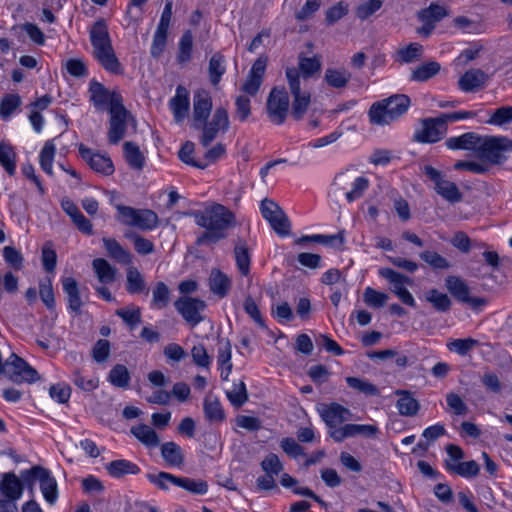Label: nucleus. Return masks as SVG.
<instances>
[{
  "label": "nucleus",
  "mask_w": 512,
  "mask_h": 512,
  "mask_svg": "<svg viewBox=\"0 0 512 512\" xmlns=\"http://www.w3.org/2000/svg\"><path fill=\"white\" fill-rule=\"evenodd\" d=\"M346 383L350 388L365 395L377 396L379 394L378 388L367 380L358 377H347Z\"/></svg>",
  "instance_id": "bf43d9fd"
},
{
  "label": "nucleus",
  "mask_w": 512,
  "mask_h": 512,
  "mask_svg": "<svg viewBox=\"0 0 512 512\" xmlns=\"http://www.w3.org/2000/svg\"><path fill=\"white\" fill-rule=\"evenodd\" d=\"M423 54V46L413 42L397 51L395 61L399 63H412L420 59Z\"/></svg>",
  "instance_id": "a18cd8bd"
},
{
  "label": "nucleus",
  "mask_w": 512,
  "mask_h": 512,
  "mask_svg": "<svg viewBox=\"0 0 512 512\" xmlns=\"http://www.w3.org/2000/svg\"><path fill=\"white\" fill-rule=\"evenodd\" d=\"M225 62V57L220 52H216L211 56L208 65V75L209 81L213 86H217L220 83L222 76L225 74Z\"/></svg>",
  "instance_id": "c9c22d12"
},
{
  "label": "nucleus",
  "mask_w": 512,
  "mask_h": 512,
  "mask_svg": "<svg viewBox=\"0 0 512 512\" xmlns=\"http://www.w3.org/2000/svg\"><path fill=\"white\" fill-rule=\"evenodd\" d=\"M115 314L119 316L131 330L136 328L142 321L141 309L134 305L127 308L117 309Z\"/></svg>",
  "instance_id": "5fc2aeb1"
},
{
  "label": "nucleus",
  "mask_w": 512,
  "mask_h": 512,
  "mask_svg": "<svg viewBox=\"0 0 512 512\" xmlns=\"http://www.w3.org/2000/svg\"><path fill=\"white\" fill-rule=\"evenodd\" d=\"M445 287L449 293L459 302L478 309L486 304V300L480 297H471L468 285L457 276H448L445 279Z\"/></svg>",
  "instance_id": "2eb2a0df"
},
{
  "label": "nucleus",
  "mask_w": 512,
  "mask_h": 512,
  "mask_svg": "<svg viewBox=\"0 0 512 512\" xmlns=\"http://www.w3.org/2000/svg\"><path fill=\"white\" fill-rule=\"evenodd\" d=\"M78 150L82 159L87 162L93 171L103 175H111L114 172V166L110 157L93 152L92 149L86 147L83 143L78 145Z\"/></svg>",
  "instance_id": "a211bd4d"
},
{
  "label": "nucleus",
  "mask_w": 512,
  "mask_h": 512,
  "mask_svg": "<svg viewBox=\"0 0 512 512\" xmlns=\"http://www.w3.org/2000/svg\"><path fill=\"white\" fill-rule=\"evenodd\" d=\"M226 395L231 404L236 408L241 407L248 401V393L246 390V385L243 381L234 383L233 389L227 391Z\"/></svg>",
  "instance_id": "13d9d810"
},
{
  "label": "nucleus",
  "mask_w": 512,
  "mask_h": 512,
  "mask_svg": "<svg viewBox=\"0 0 512 512\" xmlns=\"http://www.w3.org/2000/svg\"><path fill=\"white\" fill-rule=\"evenodd\" d=\"M482 137L475 132H466L447 139L446 146L452 150H475L478 153Z\"/></svg>",
  "instance_id": "a878e982"
},
{
  "label": "nucleus",
  "mask_w": 512,
  "mask_h": 512,
  "mask_svg": "<svg viewBox=\"0 0 512 512\" xmlns=\"http://www.w3.org/2000/svg\"><path fill=\"white\" fill-rule=\"evenodd\" d=\"M423 173L435 184V191L445 200L457 203L462 200V193L454 182L444 179L442 173L430 165L423 167Z\"/></svg>",
  "instance_id": "9b49d317"
},
{
  "label": "nucleus",
  "mask_w": 512,
  "mask_h": 512,
  "mask_svg": "<svg viewBox=\"0 0 512 512\" xmlns=\"http://www.w3.org/2000/svg\"><path fill=\"white\" fill-rule=\"evenodd\" d=\"M321 60L319 56L304 57L302 54L299 55L298 68L299 76L306 80L313 75L317 74L321 70Z\"/></svg>",
  "instance_id": "58836bf2"
},
{
  "label": "nucleus",
  "mask_w": 512,
  "mask_h": 512,
  "mask_svg": "<svg viewBox=\"0 0 512 512\" xmlns=\"http://www.w3.org/2000/svg\"><path fill=\"white\" fill-rule=\"evenodd\" d=\"M231 287L229 277L218 269H213L209 276V288L220 298L225 297Z\"/></svg>",
  "instance_id": "72a5a7b5"
},
{
  "label": "nucleus",
  "mask_w": 512,
  "mask_h": 512,
  "mask_svg": "<svg viewBox=\"0 0 512 512\" xmlns=\"http://www.w3.org/2000/svg\"><path fill=\"white\" fill-rule=\"evenodd\" d=\"M425 300L429 302L433 308L438 312H447L450 310L452 301L447 294L433 288L427 291L424 295Z\"/></svg>",
  "instance_id": "a19ab883"
},
{
  "label": "nucleus",
  "mask_w": 512,
  "mask_h": 512,
  "mask_svg": "<svg viewBox=\"0 0 512 512\" xmlns=\"http://www.w3.org/2000/svg\"><path fill=\"white\" fill-rule=\"evenodd\" d=\"M202 135L200 143L204 147H208L217 137L220 131L226 132L229 129V117L225 108L219 107L214 111L210 121H205L200 127Z\"/></svg>",
  "instance_id": "f8f14e48"
},
{
  "label": "nucleus",
  "mask_w": 512,
  "mask_h": 512,
  "mask_svg": "<svg viewBox=\"0 0 512 512\" xmlns=\"http://www.w3.org/2000/svg\"><path fill=\"white\" fill-rule=\"evenodd\" d=\"M488 80L489 76L481 69H470L459 78L458 87L466 93L475 92L483 88Z\"/></svg>",
  "instance_id": "5701e85b"
},
{
  "label": "nucleus",
  "mask_w": 512,
  "mask_h": 512,
  "mask_svg": "<svg viewBox=\"0 0 512 512\" xmlns=\"http://www.w3.org/2000/svg\"><path fill=\"white\" fill-rule=\"evenodd\" d=\"M440 70V63L436 61L424 62L412 70L410 80L414 82H426L436 76Z\"/></svg>",
  "instance_id": "f704fd0d"
},
{
  "label": "nucleus",
  "mask_w": 512,
  "mask_h": 512,
  "mask_svg": "<svg viewBox=\"0 0 512 512\" xmlns=\"http://www.w3.org/2000/svg\"><path fill=\"white\" fill-rule=\"evenodd\" d=\"M280 447L291 458H297L305 455L304 448L291 437L282 438L280 441Z\"/></svg>",
  "instance_id": "774afa93"
},
{
  "label": "nucleus",
  "mask_w": 512,
  "mask_h": 512,
  "mask_svg": "<svg viewBox=\"0 0 512 512\" xmlns=\"http://www.w3.org/2000/svg\"><path fill=\"white\" fill-rule=\"evenodd\" d=\"M205 418L212 423H221L225 420V412L219 399L211 394L206 395L203 403Z\"/></svg>",
  "instance_id": "7c9ffc66"
},
{
  "label": "nucleus",
  "mask_w": 512,
  "mask_h": 512,
  "mask_svg": "<svg viewBox=\"0 0 512 512\" xmlns=\"http://www.w3.org/2000/svg\"><path fill=\"white\" fill-rule=\"evenodd\" d=\"M193 33L191 30H186L180 40L177 53V61L179 64H185L191 60L193 49Z\"/></svg>",
  "instance_id": "37998d69"
},
{
  "label": "nucleus",
  "mask_w": 512,
  "mask_h": 512,
  "mask_svg": "<svg viewBox=\"0 0 512 512\" xmlns=\"http://www.w3.org/2000/svg\"><path fill=\"white\" fill-rule=\"evenodd\" d=\"M261 468L266 474L278 475L283 470V464L274 453H269L261 462Z\"/></svg>",
  "instance_id": "338daca9"
},
{
  "label": "nucleus",
  "mask_w": 512,
  "mask_h": 512,
  "mask_svg": "<svg viewBox=\"0 0 512 512\" xmlns=\"http://www.w3.org/2000/svg\"><path fill=\"white\" fill-rule=\"evenodd\" d=\"M448 15L445 7L436 3H431L429 7L424 8L418 12V18L422 22H429L436 25L437 22L441 21Z\"/></svg>",
  "instance_id": "c03bdc74"
},
{
  "label": "nucleus",
  "mask_w": 512,
  "mask_h": 512,
  "mask_svg": "<svg viewBox=\"0 0 512 512\" xmlns=\"http://www.w3.org/2000/svg\"><path fill=\"white\" fill-rule=\"evenodd\" d=\"M196 495H204L208 491V483L204 480H195L188 477H177L176 485Z\"/></svg>",
  "instance_id": "8fccbe9b"
},
{
  "label": "nucleus",
  "mask_w": 512,
  "mask_h": 512,
  "mask_svg": "<svg viewBox=\"0 0 512 512\" xmlns=\"http://www.w3.org/2000/svg\"><path fill=\"white\" fill-rule=\"evenodd\" d=\"M130 372L122 364L115 365L109 372L108 381L115 387L126 389L130 383Z\"/></svg>",
  "instance_id": "de8ad7c7"
},
{
  "label": "nucleus",
  "mask_w": 512,
  "mask_h": 512,
  "mask_svg": "<svg viewBox=\"0 0 512 512\" xmlns=\"http://www.w3.org/2000/svg\"><path fill=\"white\" fill-rule=\"evenodd\" d=\"M447 132V122L443 114L436 118H426L421 121V128L414 133L413 140L419 143H435L441 140Z\"/></svg>",
  "instance_id": "9d476101"
},
{
  "label": "nucleus",
  "mask_w": 512,
  "mask_h": 512,
  "mask_svg": "<svg viewBox=\"0 0 512 512\" xmlns=\"http://www.w3.org/2000/svg\"><path fill=\"white\" fill-rule=\"evenodd\" d=\"M379 274L392 284V291L404 304L410 307L416 306L412 294L405 288L406 284H412V280L409 277L390 268H381Z\"/></svg>",
  "instance_id": "f3484780"
},
{
  "label": "nucleus",
  "mask_w": 512,
  "mask_h": 512,
  "mask_svg": "<svg viewBox=\"0 0 512 512\" xmlns=\"http://www.w3.org/2000/svg\"><path fill=\"white\" fill-rule=\"evenodd\" d=\"M102 242L107 255L115 262L122 265H130L132 263V254L129 250L122 247L116 239L103 237Z\"/></svg>",
  "instance_id": "bb28decb"
},
{
  "label": "nucleus",
  "mask_w": 512,
  "mask_h": 512,
  "mask_svg": "<svg viewBox=\"0 0 512 512\" xmlns=\"http://www.w3.org/2000/svg\"><path fill=\"white\" fill-rule=\"evenodd\" d=\"M286 78L293 97L291 113L295 120H300L310 105L311 96L308 91L301 90L299 72L295 67L286 69Z\"/></svg>",
  "instance_id": "0eeeda50"
},
{
  "label": "nucleus",
  "mask_w": 512,
  "mask_h": 512,
  "mask_svg": "<svg viewBox=\"0 0 512 512\" xmlns=\"http://www.w3.org/2000/svg\"><path fill=\"white\" fill-rule=\"evenodd\" d=\"M21 103L22 100L18 94H6L0 102L1 118L3 120H8Z\"/></svg>",
  "instance_id": "6e6d98bb"
},
{
  "label": "nucleus",
  "mask_w": 512,
  "mask_h": 512,
  "mask_svg": "<svg viewBox=\"0 0 512 512\" xmlns=\"http://www.w3.org/2000/svg\"><path fill=\"white\" fill-rule=\"evenodd\" d=\"M92 269L103 285L112 284L116 280L117 269L104 258H95L92 261Z\"/></svg>",
  "instance_id": "c85d7f7f"
},
{
  "label": "nucleus",
  "mask_w": 512,
  "mask_h": 512,
  "mask_svg": "<svg viewBox=\"0 0 512 512\" xmlns=\"http://www.w3.org/2000/svg\"><path fill=\"white\" fill-rule=\"evenodd\" d=\"M105 468L113 478H121L128 474L136 475L140 472V468L135 463L126 459L111 461Z\"/></svg>",
  "instance_id": "473e14b6"
},
{
  "label": "nucleus",
  "mask_w": 512,
  "mask_h": 512,
  "mask_svg": "<svg viewBox=\"0 0 512 512\" xmlns=\"http://www.w3.org/2000/svg\"><path fill=\"white\" fill-rule=\"evenodd\" d=\"M170 300V290L164 282H158L152 292V304L158 308H165Z\"/></svg>",
  "instance_id": "052dcab7"
},
{
  "label": "nucleus",
  "mask_w": 512,
  "mask_h": 512,
  "mask_svg": "<svg viewBox=\"0 0 512 512\" xmlns=\"http://www.w3.org/2000/svg\"><path fill=\"white\" fill-rule=\"evenodd\" d=\"M23 483L14 473H5L0 481V492L10 500H18L23 493Z\"/></svg>",
  "instance_id": "cd10ccee"
},
{
  "label": "nucleus",
  "mask_w": 512,
  "mask_h": 512,
  "mask_svg": "<svg viewBox=\"0 0 512 512\" xmlns=\"http://www.w3.org/2000/svg\"><path fill=\"white\" fill-rule=\"evenodd\" d=\"M55 152L56 147L53 141L48 140L45 142L39 155L41 169L50 176L53 175L52 163L54 160Z\"/></svg>",
  "instance_id": "864d4df0"
},
{
  "label": "nucleus",
  "mask_w": 512,
  "mask_h": 512,
  "mask_svg": "<svg viewBox=\"0 0 512 512\" xmlns=\"http://www.w3.org/2000/svg\"><path fill=\"white\" fill-rule=\"evenodd\" d=\"M39 296L42 302L48 309H53L55 306L54 291L51 279L46 278L39 283Z\"/></svg>",
  "instance_id": "0e129e2a"
},
{
  "label": "nucleus",
  "mask_w": 512,
  "mask_h": 512,
  "mask_svg": "<svg viewBox=\"0 0 512 512\" xmlns=\"http://www.w3.org/2000/svg\"><path fill=\"white\" fill-rule=\"evenodd\" d=\"M161 456L169 466L181 467L184 464L183 450L173 441L165 442L161 445Z\"/></svg>",
  "instance_id": "c756f323"
},
{
  "label": "nucleus",
  "mask_w": 512,
  "mask_h": 512,
  "mask_svg": "<svg viewBox=\"0 0 512 512\" xmlns=\"http://www.w3.org/2000/svg\"><path fill=\"white\" fill-rule=\"evenodd\" d=\"M169 107L177 123L182 122L188 115L190 102L187 89L181 85L176 88V94L169 101Z\"/></svg>",
  "instance_id": "b1692460"
},
{
  "label": "nucleus",
  "mask_w": 512,
  "mask_h": 512,
  "mask_svg": "<svg viewBox=\"0 0 512 512\" xmlns=\"http://www.w3.org/2000/svg\"><path fill=\"white\" fill-rule=\"evenodd\" d=\"M0 164L10 176L15 174L16 152L9 143L0 142Z\"/></svg>",
  "instance_id": "79ce46f5"
},
{
  "label": "nucleus",
  "mask_w": 512,
  "mask_h": 512,
  "mask_svg": "<svg viewBox=\"0 0 512 512\" xmlns=\"http://www.w3.org/2000/svg\"><path fill=\"white\" fill-rule=\"evenodd\" d=\"M195 223L205 231L197 238V245L217 243L225 239L228 230L237 224L235 214L222 204L215 203L192 213Z\"/></svg>",
  "instance_id": "f257e3e1"
},
{
  "label": "nucleus",
  "mask_w": 512,
  "mask_h": 512,
  "mask_svg": "<svg viewBox=\"0 0 512 512\" xmlns=\"http://www.w3.org/2000/svg\"><path fill=\"white\" fill-rule=\"evenodd\" d=\"M409 106L410 98L407 95H393L380 102L374 103L370 107V121L377 125L389 124L405 114Z\"/></svg>",
  "instance_id": "7ed1b4c3"
},
{
  "label": "nucleus",
  "mask_w": 512,
  "mask_h": 512,
  "mask_svg": "<svg viewBox=\"0 0 512 512\" xmlns=\"http://www.w3.org/2000/svg\"><path fill=\"white\" fill-rule=\"evenodd\" d=\"M447 472L464 478H474L480 472V466L475 460L459 462L457 466L447 465Z\"/></svg>",
  "instance_id": "09e8293b"
},
{
  "label": "nucleus",
  "mask_w": 512,
  "mask_h": 512,
  "mask_svg": "<svg viewBox=\"0 0 512 512\" xmlns=\"http://www.w3.org/2000/svg\"><path fill=\"white\" fill-rule=\"evenodd\" d=\"M131 434L148 448H155L160 444L156 431L146 424H139L130 429Z\"/></svg>",
  "instance_id": "2f4dec72"
},
{
  "label": "nucleus",
  "mask_w": 512,
  "mask_h": 512,
  "mask_svg": "<svg viewBox=\"0 0 512 512\" xmlns=\"http://www.w3.org/2000/svg\"><path fill=\"white\" fill-rule=\"evenodd\" d=\"M396 394L401 396L396 404L399 413L403 416L416 415L419 410V402L407 391L397 390Z\"/></svg>",
  "instance_id": "ea45409f"
},
{
  "label": "nucleus",
  "mask_w": 512,
  "mask_h": 512,
  "mask_svg": "<svg viewBox=\"0 0 512 512\" xmlns=\"http://www.w3.org/2000/svg\"><path fill=\"white\" fill-rule=\"evenodd\" d=\"M369 187V180L357 177L355 170L346 169L335 175L332 182V193L338 197L344 195L349 203L361 198Z\"/></svg>",
  "instance_id": "20e7f679"
},
{
  "label": "nucleus",
  "mask_w": 512,
  "mask_h": 512,
  "mask_svg": "<svg viewBox=\"0 0 512 512\" xmlns=\"http://www.w3.org/2000/svg\"><path fill=\"white\" fill-rule=\"evenodd\" d=\"M266 69V60L262 58L257 59L247 76V79L242 85V91L250 96H255L262 84L263 76L265 74Z\"/></svg>",
  "instance_id": "412c9836"
},
{
  "label": "nucleus",
  "mask_w": 512,
  "mask_h": 512,
  "mask_svg": "<svg viewBox=\"0 0 512 512\" xmlns=\"http://www.w3.org/2000/svg\"><path fill=\"white\" fill-rule=\"evenodd\" d=\"M125 237L133 241L134 248L140 255H148L154 251V244L138 234L126 232Z\"/></svg>",
  "instance_id": "e2e57ef3"
},
{
  "label": "nucleus",
  "mask_w": 512,
  "mask_h": 512,
  "mask_svg": "<svg viewBox=\"0 0 512 512\" xmlns=\"http://www.w3.org/2000/svg\"><path fill=\"white\" fill-rule=\"evenodd\" d=\"M174 306L183 319L192 326L203 321L200 312L206 308V303L198 298L183 296L174 302Z\"/></svg>",
  "instance_id": "dca6fc26"
},
{
  "label": "nucleus",
  "mask_w": 512,
  "mask_h": 512,
  "mask_svg": "<svg viewBox=\"0 0 512 512\" xmlns=\"http://www.w3.org/2000/svg\"><path fill=\"white\" fill-rule=\"evenodd\" d=\"M288 109L289 96L285 88H273L267 99V113L270 121L276 125L284 123Z\"/></svg>",
  "instance_id": "ddd939ff"
},
{
  "label": "nucleus",
  "mask_w": 512,
  "mask_h": 512,
  "mask_svg": "<svg viewBox=\"0 0 512 512\" xmlns=\"http://www.w3.org/2000/svg\"><path fill=\"white\" fill-rule=\"evenodd\" d=\"M110 127L108 131V139L112 144H117L124 137L127 129L128 111L123 105L110 112Z\"/></svg>",
  "instance_id": "6ab92c4d"
},
{
  "label": "nucleus",
  "mask_w": 512,
  "mask_h": 512,
  "mask_svg": "<svg viewBox=\"0 0 512 512\" xmlns=\"http://www.w3.org/2000/svg\"><path fill=\"white\" fill-rule=\"evenodd\" d=\"M21 479L33 491L36 480L40 482V490L49 504H54L58 497L57 482L50 471L42 466H33L21 472Z\"/></svg>",
  "instance_id": "423d86ee"
},
{
  "label": "nucleus",
  "mask_w": 512,
  "mask_h": 512,
  "mask_svg": "<svg viewBox=\"0 0 512 512\" xmlns=\"http://www.w3.org/2000/svg\"><path fill=\"white\" fill-rule=\"evenodd\" d=\"M420 258L433 269L444 270L450 268V263L446 258L437 252L426 250L420 253Z\"/></svg>",
  "instance_id": "680f3d73"
},
{
  "label": "nucleus",
  "mask_w": 512,
  "mask_h": 512,
  "mask_svg": "<svg viewBox=\"0 0 512 512\" xmlns=\"http://www.w3.org/2000/svg\"><path fill=\"white\" fill-rule=\"evenodd\" d=\"M320 416L329 428H335L337 425L350 419V411L338 403L322 405L319 409Z\"/></svg>",
  "instance_id": "aec40b11"
},
{
  "label": "nucleus",
  "mask_w": 512,
  "mask_h": 512,
  "mask_svg": "<svg viewBox=\"0 0 512 512\" xmlns=\"http://www.w3.org/2000/svg\"><path fill=\"white\" fill-rule=\"evenodd\" d=\"M236 266L243 276H247L250 272L251 257L246 242L239 239L234 248Z\"/></svg>",
  "instance_id": "4c0bfd02"
},
{
  "label": "nucleus",
  "mask_w": 512,
  "mask_h": 512,
  "mask_svg": "<svg viewBox=\"0 0 512 512\" xmlns=\"http://www.w3.org/2000/svg\"><path fill=\"white\" fill-rule=\"evenodd\" d=\"M61 282L63 291L67 296L68 309L75 315H79L83 302L78 282L73 277H64Z\"/></svg>",
  "instance_id": "393cba45"
},
{
  "label": "nucleus",
  "mask_w": 512,
  "mask_h": 512,
  "mask_svg": "<svg viewBox=\"0 0 512 512\" xmlns=\"http://www.w3.org/2000/svg\"><path fill=\"white\" fill-rule=\"evenodd\" d=\"M351 79V74L345 69L328 68L325 71V80L333 88H343Z\"/></svg>",
  "instance_id": "3c124183"
},
{
  "label": "nucleus",
  "mask_w": 512,
  "mask_h": 512,
  "mask_svg": "<svg viewBox=\"0 0 512 512\" xmlns=\"http://www.w3.org/2000/svg\"><path fill=\"white\" fill-rule=\"evenodd\" d=\"M348 13V4L343 1L330 7L325 13V21L327 25H333Z\"/></svg>",
  "instance_id": "69168bd1"
},
{
  "label": "nucleus",
  "mask_w": 512,
  "mask_h": 512,
  "mask_svg": "<svg viewBox=\"0 0 512 512\" xmlns=\"http://www.w3.org/2000/svg\"><path fill=\"white\" fill-rule=\"evenodd\" d=\"M93 56L108 72L122 74L123 69L115 55L108 26L103 18L98 19L89 31Z\"/></svg>",
  "instance_id": "f03ea898"
},
{
  "label": "nucleus",
  "mask_w": 512,
  "mask_h": 512,
  "mask_svg": "<svg viewBox=\"0 0 512 512\" xmlns=\"http://www.w3.org/2000/svg\"><path fill=\"white\" fill-rule=\"evenodd\" d=\"M158 226V216L150 209H138L133 227L143 231L153 230Z\"/></svg>",
  "instance_id": "49530a36"
},
{
  "label": "nucleus",
  "mask_w": 512,
  "mask_h": 512,
  "mask_svg": "<svg viewBox=\"0 0 512 512\" xmlns=\"http://www.w3.org/2000/svg\"><path fill=\"white\" fill-rule=\"evenodd\" d=\"M263 218L271 225L272 229L280 236L290 233V222L283 210L272 200L264 199L260 207Z\"/></svg>",
  "instance_id": "4468645a"
},
{
  "label": "nucleus",
  "mask_w": 512,
  "mask_h": 512,
  "mask_svg": "<svg viewBox=\"0 0 512 512\" xmlns=\"http://www.w3.org/2000/svg\"><path fill=\"white\" fill-rule=\"evenodd\" d=\"M126 291L129 294H139L145 292L148 294V289L144 277L135 267H129L126 273Z\"/></svg>",
  "instance_id": "e433bc0d"
},
{
  "label": "nucleus",
  "mask_w": 512,
  "mask_h": 512,
  "mask_svg": "<svg viewBox=\"0 0 512 512\" xmlns=\"http://www.w3.org/2000/svg\"><path fill=\"white\" fill-rule=\"evenodd\" d=\"M512 154V140L504 136H483L478 156L492 165H500Z\"/></svg>",
  "instance_id": "39448f33"
},
{
  "label": "nucleus",
  "mask_w": 512,
  "mask_h": 512,
  "mask_svg": "<svg viewBox=\"0 0 512 512\" xmlns=\"http://www.w3.org/2000/svg\"><path fill=\"white\" fill-rule=\"evenodd\" d=\"M479 346V341L473 338L453 339L447 343V348L460 356L467 355L473 348Z\"/></svg>",
  "instance_id": "4d7b16f0"
},
{
  "label": "nucleus",
  "mask_w": 512,
  "mask_h": 512,
  "mask_svg": "<svg viewBox=\"0 0 512 512\" xmlns=\"http://www.w3.org/2000/svg\"><path fill=\"white\" fill-rule=\"evenodd\" d=\"M2 374L14 383H32L39 378L38 372L16 354H12L6 360Z\"/></svg>",
  "instance_id": "6e6552de"
},
{
  "label": "nucleus",
  "mask_w": 512,
  "mask_h": 512,
  "mask_svg": "<svg viewBox=\"0 0 512 512\" xmlns=\"http://www.w3.org/2000/svg\"><path fill=\"white\" fill-rule=\"evenodd\" d=\"M123 148L127 163L132 168L141 170L144 166V156L139 147L133 142H125Z\"/></svg>",
  "instance_id": "603ef678"
},
{
  "label": "nucleus",
  "mask_w": 512,
  "mask_h": 512,
  "mask_svg": "<svg viewBox=\"0 0 512 512\" xmlns=\"http://www.w3.org/2000/svg\"><path fill=\"white\" fill-rule=\"evenodd\" d=\"M212 110V99L206 92L197 93L193 102V127L200 129Z\"/></svg>",
  "instance_id": "4be33fe9"
},
{
  "label": "nucleus",
  "mask_w": 512,
  "mask_h": 512,
  "mask_svg": "<svg viewBox=\"0 0 512 512\" xmlns=\"http://www.w3.org/2000/svg\"><path fill=\"white\" fill-rule=\"evenodd\" d=\"M89 93L90 101L98 110H105L109 107V112H111L123 105L122 96L118 92H110L103 84L94 79L90 81Z\"/></svg>",
  "instance_id": "1a4fd4ad"
}]
</instances>
